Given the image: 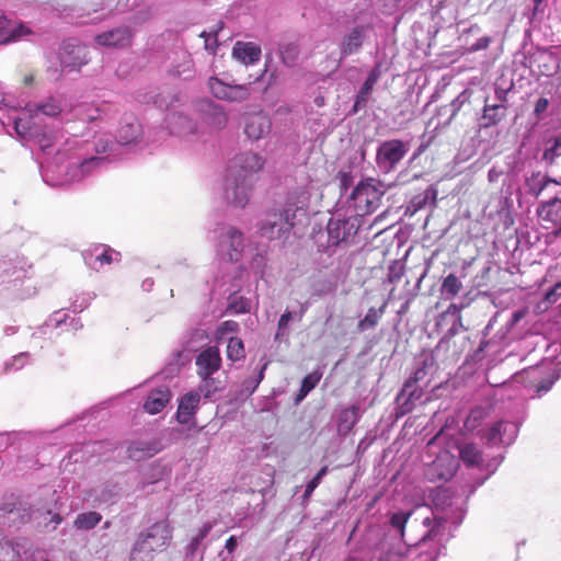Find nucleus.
Wrapping results in <instances>:
<instances>
[{
    "label": "nucleus",
    "mask_w": 561,
    "mask_h": 561,
    "mask_svg": "<svg viewBox=\"0 0 561 561\" xmlns=\"http://www.w3.org/2000/svg\"><path fill=\"white\" fill-rule=\"evenodd\" d=\"M84 263L92 270L99 271L103 265L118 262L121 254L106 245H96L82 253Z\"/></svg>",
    "instance_id": "nucleus-26"
},
{
    "label": "nucleus",
    "mask_w": 561,
    "mask_h": 561,
    "mask_svg": "<svg viewBox=\"0 0 561 561\" xmlns=\"http://www.w3.org/2000/svg\"><path fill=\"white\" fill-rule=\"evenodd\" d=\"M62 327L71 328L72 330L77 331L78 329L82 328V324L79 322V318H62L59 320H57L56 318H50L48 321L44 323L42 329H58Z\"/></svg>",
    "instance_id": "nucleus-52"
},
{
    "label": "nucleus",
    "mask_w": 561,
    "mask_h": 561,
    "mask_svg": "<svg viewBox=\"0 0 561 561\" xmlns=\"http://www.w3.org/2000/svg\"><path fill=\"white\" fill-rule=\"evenodd\" d=\"M538 333L539 329L530 325L528 318H491L484 328L485 336L505 344Z\"/></svg>",
    "instance_id": "nucleus-5"
},
{
    "label": "nucleus",
    "mask_w": 561,
    "mask_h": 561,
    "mask_svg": "<svg viewBox=\"0 0 561 561\" xmlns=\"http://www.w3.org/2000/svg\"><path fill=\"white\" fill-rule=\"evenodd\" d=\"M102 515L95 511L80 513L73 520V527L77 530H91L102 520Z\"/></svg>",
    "instance_id": "nucleus-41"
},
{
    "label": "nucleus",
    "mask_w": 561,
    "mask_h": 561,
    "mask_svg": "<svg viewBox=\"0 0 561 561\" xmlns=\"http://www.w3.org/2000/svg\"><path fill=\"white\" fill-rule=\"evenodd\" d=\"M105 157H90L80 162H71L66 165V181H81L94 170L106 163Z\"/></svg>",
    "instance_id": "nucleus-25"
},
{
    "label": "nucleus",
    "mask_w": 561,
    "mask_h": 561,
    "mask_svg": "<svg viewBox=\"0 0 561 561\" xmlns=\"http://www.w3.org/2000/svg\"><path fill=\"white\" fill-rule=\"evenodd\" d=\"M32 517V512L22 502L4 503L0 507V520L3 525L16 526L26 523Z\"/></svg>",
    "instance_id": "nucleus-27"
},
{
    "label": "nucleus",
    "mask_w": 561,
    "mask_h": 561,
    "mask_svg": "<svg viewBox=\"0 0 561 561\" xmlns=\"http://www.w3.org/2000/svg\"><path fill=\"white\" fill-rule=\"evenodd\" d=\"M359 420V407L353 404L343 409L337 416V432L340 435H347Z\"/></svg>",
    "instance_id": "nucleus-38"
},
{
    "label": "nucleus",
    "mask_w": 561,
    "mask_h": 561,
    "mask_svg": "<svg viewBox=\"0 0 561 561\" xmlns=\"http://www.w3.org/2000/svg\"><path fill=\"white\" fill-rule=\"evenodd\" d=\"M213 526L209 523L204 524L197 535L192 538L191 542L186 546V558L193 559L194 556L199 551L201 545L204 541V539L208 536L210 533Z\"/></svg>",
    "instance_id": "nucleus-44"
},
{
    "label": "nucleus",
    "mask_w": 561,
    "mask_h": 561,
    "mask_svg": "<svg viewBox=\"0 0 561 561\" xmlns=\"http://www.w3.org/2000/svg\"><path fill=\"white\" fill-rule=\"evenodd\" d=\"M506 104H489L488 99L484 101L482 115L479 119V127L486 129L499 125L507 115Z\"/></svg>",
    "instance_id": "nucleus-32"
},
{
    "label": "nucleus",
    "mask_w": 561,
    "mask_h": 561,
    "mask_svg": "<svg viewBox=\"0 0 561 561\" xmlns=\"http://www.w3.org/2000/svg\"><path fill=\"white\" fill-rule=\"evenodd\" d=\"M170 398L171 393L169 388L164 386L159 387L150 391L144 403V409L150 414H157L164 409L170 401Z\"/></svg>",
    "instance_id": "nucleus-35"
},
{
    "label": "nucleus",
    "mask_w": 561,
    "mask_h": 561,
    "mask_svg": "<svg viewBox=\"0 0 561 561\" xmlns=\"http://www.w3.org/2000/svg\"><path fill=\"white\" fill-rule=\"evenodd\" d=\"M25 110L28 113V118L14 119V130L22 138L37 136V127L32 119L38 114L55 117L62 111L59 101L55 98H48L38 104H27Z\"/></svg>",
    "instance_id": "nucleus-9"
},
{
    "label": "nucleus",
    "mask_w": 561,
    "mask_h": 561,
    "mask_svg": "<svg viewBox=\"0 0 561 561\" xmlns=\"http://www.w3.org/2000/svg\"><path fill=\"white\" fill-rule=\"evenodd\" d=\"M11 262L3 261L0 262V271L5 273L7 276H14L15 279H21L25 276V271L23 267H16L15 265L11 268Z\"/></svg>",
    "instance_id": "nucleus-61"
},
{
    "label": "nucleus",
    "mask_w": 561,
    "mask_h": 561,
    "mask_svg": "<svg viewBox=\"0 0 561 561\" xmlns=\"http://www.w3.org/2000/svg\"><path fill=\"white\" fill-rule=\"evenodd\" d=\"M114 144L110 139L108 136L102 135L99 136L94 142L95 151L98 153H104L107 151H112Z\"/></svg>",
    "instance_id": "nucleus-62"
},
{
    "label": "nucleus",
    "mask_w": 561,
    "mask_h": 561,
    "mask_svg": "<svg viewBox=\"0 0 561 561\" xmlns=\"http://www.w3.org/2000/svg\"><path fill=\"white\" fill-rule=\"evenodd\" d=\"M215 233L217 255L226 262H239L244 252L243 233L232 226H220Z\"/></svg>",
    "instance_id": "nucleus-8"
},
{
    "label": "nucleus",
    "mask_w": 561,
    "mask_h": 561,
    "mask_svg": "<svg viewBox=\"0 0 561 561\" xmlns=\"http://www.w3.org/2000/svg\"><path fill=\"white\" fill-rule=\"evenodd\" d=\"M238 547V539L236 536H230L225 543V549L219 552L220 561H233L232 553Z\"/></svg>",
    "instance_id": "nucleus-58"
},
{
    "label": "nucleus",
    "mask_w": 561,
    "mask_h": 561,
    "mask_svg": "<svg viewBox=\"0 0 561 561\" xmlns=\"http://www.w3.org/2000/svg\"><path fill=\"white\" fill-rule=\"evenodd\" d=\"M280 57L283 62L288 66L293 67L296 65V61L299 57V47L298 45L294 43L285 44L280 47Z\"/></svg>",
    "instance_id": "nucleus-50"
},
{
    "label": "nucleus",
    "mask_w": 561,
    "mask_h": 561,
    "mask_svg": "<svg viewBox=\"0 0 561 561\" xmlns=\"http://www.w3.org/2000/svg\"><path fill=\"white\" fill-rule=\"evenodd\" d=\"M172 538V530L165 520L157 522L138 535L131 551L133 561H151L156 551L167 548Z\"/></svg>",
    "instance_id": "nucleus-3"
},
{
    "label": "nucleus",
    "mask_w": 561,
    "mask_h": 561,
    "mask_svg": "<svg viewBox=\"0 0 561 561\" xmlns=\"http://www.w3.org/2000/svg\"><path fill=\"white\" fill-rule=\"evenodd\" d=\"M266 364L262 366L257 375L244 379L241 383L240 396H251L264 378Z\"/></svg>",
    "instance_id": "nucleus-48"
},
{
    "label": "nucleus",
    "mask_w": 561,
    "mask_h": 561,
    "mask_svg": "<svg viewBox=\"0 0 561 561\" xmlns=\"http://www.w3.org/2000/svg\"><path fill=\"white\" fill-rule=\"evenodd\" d=\"M424 508L430 512V515L422 520L426 531L419 542L422 549L419 561H436L445 549V542L449 539V534L446 533L447 515H438L427 506Z\"/></svg>",
    "instance_id": "nucleus-2"
},
{
    "label": "nucleus",
    "mask_w": 561,
    "mask_h": 561,
    "mask_svg": "<svg viewBox=\"0 0 561 561\" xmlns=\"http://www.w3.org/2000/svg\"><path fill=\"white\" fill-rule=\"evenodd\" d=\"M381 77V67L380 65H376L373 70L368 73V77L366 78L365 82L363 83L362 88L365 90H368L369 92H373L375 84Z\"/></svg>",
    "instance_id": "nucleus-60"
},
{
    "label": "nucleus",
    "mask_w": 561,
    "mask_h": 561,
    "mask_svg": "<svg viewBox=\"0 0 561 561\" xmlns=\"http://www.w3.org/2000/svg\"><path fill=\"white\" fill-rule=\"evenodd\" d=\"M561 296V283L556 284L548 293H546L542 304H553Z\"/></svg>",
    "instance_id": "nucleus-64"
},
{
    "label": "nucleus",
    "mask_w": 561,
    "mask_h": 561,
    "mask_svg": "<svg viewBox=\"0 0 561 561\" xmlns=\"http://www.w3.org/2000/svg\"><path fill=\"white\" fill-rule=\"evenodd\" d=\"M435 370V359L433 355H425L421 362V366L415 369L413 375L405 381L412 382V385H422L423 387L427 386V381L424 379L432 375Z\"/></svg>",
    "instance_id": "nucleus-40"
},
{
    "label": "nucleus",
    "mask_w": 561,
    "mask_h": 561,
    "mask_svg": "<svg viewBox=\"0 0 561 561\" xmlns=\"http://www.w3.org/2000/svg\"><path fill=\"white\" fill-rule=\"evenodd\" d=\"M471 96H472V90L465 89L447 106H445V108L450 112L447 124H450L455 119L457 114L462 108H465V106L470 104Z\"/></svg>",
    "instance_id": "nucleus-43"
},
{
    "label": "nucleus",
    "mask_w": 561,
    "mask_h": 561,
    "mask_svg": "<svg viewBox=\"0 0 561 561\" xmlns=\"http://www.w3.org/2000/svg\"><path fill=\"white\" fill-rule=\"evenodd\" d=\"M197 112L204 121L216 129H222L228 123L224 107L210 99H202L195 104Z\"/></svg>",
    "instance_id": "nucleus-21"
},
{
    "label": "nucleus",
    "mask_w": 561,
    "mask_h": 561,
    "mask_svg": "<svg viewBox=\"0 0 561 561\" xmlns=\"http://www.w3.org/2000/svg\"><path fill=\"white\" fill-rule=\"evenodd\" d=\"M359 228L356 217L339 218L332 217L327 226L328 249L335 248L353 238Z\"/></svg>",
    "instance_id": "nucleus-13"
},
{
    "label": "nucleus",
    "mask_w": 561,
    "mask_h": 561,
    "mask_svg": "<svg viewBox=\"0 0 561 561\" xmlns=\"http://www.w3.org/2000/svg\"><path fill=\"white\" fill-rule=\"evenodd\" d=\"M437 199V190L433 186L427 187L424 192L412 197L408 205V210L412 214L427 207L435 206Z\"/></svg>",
    "instance_id": "nucleus-39"
},
{
    "label": "nucleus",
    "mask_w": 561,
    "mask_h": 561,
    "mask_svg": "<svg viewBox=\"0 0 561 561\" xmlns=\"http://www.w3.org/2000/svg\"><path fill=\"white\" fill-rule=\"evenodd\" d=\"M459 456L467 466H479L482 462V454L473 443H465L459 447Z\"/></svg>",
    "instance_id": "nucleus-42"
},
{
    "label": "nucleus",
    "mask_w": 561,
    "mask_h": 561,
    "mask_svg": "<svg viewBox=\"0 0 561 561\" xmlns=\"http://www.w3.org/2000/svg\"><path fill=\"white\" fill-rule=\"evenodd\" d=\"M424 390L422 385H412L404 382L403 388L396 398L397 413L405 415L410 413L417 404L425 403L428 398L423 399Z\"/></svg>",
    "instance_id": "nucleus-18"
},
{
    "label": "nucleus",
    "mask_w": 561,
    "mask_h": 561,
    "mask_svg": "<svg viewBox=\"0 0 561 561\" xmlns=\"http://www.w3.org/2000/svg\"><path fill=\"white\" fill-rule=\"evenodd\" d=\"M539 215L542 220L553 224L556 233L561 234V198H554L543 204Z\"/></svg>",
    "instance_id": "nucleus-37"
},
{
    "label": "nucleus",
    "mask_w": 561,
    "mask_h": 561,
    "mask_svg": "<svg viewBox=\"0 0 561 561\" xmlns=\"http://www.w3.org/2000/svg\"><path fill=\"white\" fill-rule=\"evenodd\" d=\"M210 94L221 101L240 103L249 99L250 88L247 84H228L217 77H210L207 82Z\"/></svg>",
    "instance_id": "nucleus-14"
},
{
    "label": "nucleus",
    "mask_w": 561,
    "mask_h": 561,
    "mask_svg": "<svg viewBox=\"0 0 561 561\" xmlns=\"http://www.w3.org/2000/svg\"><path fill=\"white\" fill-rule=\"evenodd\" d=\"M485 414V409L483 408L478 407L472 409L465 421V427L469 431L476 430Z\"/></svg>",
    "instance_id": "nucleus-56"
},
{
    "label": "nucleus",
    "mask_w": 561,
    "mask_h": 561,
    "mask_svg": "<svg viewBox=\"0 0 561 561\" xmlns=\"http://www.w3.org/2000/svg\"><path fill=\"white\" fill-rule=\"evenodd\" d=\"M548 183L549 181L540 172L533 173L530 178L526 179V187L528 193L534 196H538Z\"/></svg>",
    "instance_id": "nucleus-49"
},
{
    "label": "nucleus",
    "mask_w": 561,
    "mask_h": 561,
    "mask_svg": "<svg viewBox=\"0 0 561 561\" xmlns=\"http://www.w3.org/2000/svg\"><path fill=\"white\" fill-rule=\"evenodd\" d=\"M162 449V444L157 438H138L129 443L127 455L135 461L153 457Z\"/></svg>",
    "instance_id": "nucleus-28"
},
{
    "label": "nucleus",
    "mask_w": 561,
    "mask_h": 561,
    "mask_svg": "<svg viewBox=\"0 0 561 561\" xmlns=\"http://www.w3.org/2000/svg\"><path fill=\"white\" fill-rule=\"evenodd\" d=\"M438 321L436 322V325L438 328H442L443 325H448V329L445 333V337H453L455 336L458 332H459V329L462 328V324H461V318H437Z\"/></svg>",
    "instance_id": "nucleus-55"
},
{
    "label": "nucleus",
    "mask_w": 561,
    "mask_h": 561,
    "mask_svg": "<svg viewBox=\"0 0 561 561\" xmlns=\"http://www.w3.org/2000/svg\"><path fill=\"white\" fill-rule=\"evenodd\" d=\"M195 365L197 367L196 373L201 378L199 390L203 392V398L209 399L221 388L220 382L213 377L221 366L219 350L216 346H208L203 350L196 356Z\"/></svg>",
    "instance_id": "nucleus-6"
},
{
    "label": "nucleus",
    "mask_w": 561,
    "mask_h": 561,
    "mask_svg": "<svg viewBox=\"0 0 561 561\" xmlns=\"http://www.w3.org/2000/svg\"><path fill=\"white\" fill-rule=\"evenodd\" d=\"M391 186L375 179L360 181L351 194L356 217L376 211L381 205L382 196Z\"/></svg>",
    "instance_id": "nucleus-4"
},
{
    "label": "nucleus",
    "mask_w": 561,
    "mask_h": 561,
    "mask_svg": "<svg viewBox=\"0 0 561 561\" xmlns=\"http://www.w3.org/2000/svg\"><path fill=\"white\" fill-rule=\"evenodd\" d=\"M32 34L30 27L23 23H16L0 14V44L16 42Z\"/></svg>",
    "instance_id": "nucleus-30"
},
{
    "label": "nucleus",
    "mask_w": 561,
    "mask_h": 561,
    "mask_svg": "<svg viewBox=\"0 0 561 561\" xmlns=\"http://www.w3.org/2000/svg\"><path fill=\"white\" fill-rule=\"evenodd\" d=\"M73 116L78 119L93 122L100 116V108L93 103H81L73 107Z\"/></svg>",
    "instance_id": "nucleus-45"
},
{
    "label": "nucleus",
    "mask_w": 561,
    "mask_h": 561,
    "mask_svg": "<svg viewBox=\"0 0 561 561\" xmlns=\"http://www.w3.org/2000/svg\"><path fill=\"white\" fill-rule=\"evenodd\" d=\"M28 358L30 354L27 352L13 356L11 360L4 364V371L9 373L21 369L28 362Z\"/></svg>",
    "instance_id": "nucleus-57"
},
{
    "label": "nucleus",
    "mask_w": 561,
    "mask_h": 561,
    "mask_svg": "<svg viewBox=\"0 0 561 561\" xmlns=\"http://www.w3.org/2000/svg\"><path fill=\"white\" fill-rule=\"evenodd\" d=\"M249 280V274L242 266L229 265L220 276H216L213 283V295L228 294L226 313L240 314L252 313L256 307L254 296L244 291V285Z\"/></svg>",
    "instance_id": "nucleus-1"
},
{
    "label": "nucleus",
    "mask_w": 561,
    "mask_h": 561,
    "mask_svg": "<svg viewBox=\"0 0 561 561\" xmlns=\"http://www.w3.org/2000/svg\"><path fill=\"white\" fill-rule=\"evenodd\" d=\"M60 64L70 71L81 68L89 61L88 49L73 41L65 42L59 53Z\"/></svg>",
    "instance_id": "nucleus-19"
},
{
    "label": "nucleus",
    "mask_w": 561,
    "mask_h": 561,
    "mask_svg": "<svg viewBox=\"0 0 561 561\" xmlns=\"http://www.w3.org/2000/svg\"><path fill=\"white\" fill-rule=\"evenodd\" d=\"M141 136V125L134 117L126 118L121 125L117 134V142L129 145L136 142Z\"/></svg>",
    "instance_id": "nucleus-36"
},
{
    "label": "nucleus",
    "mask_w": 561,
    "mask_h": 561,
    "mask_svg": "<svg viewBox=\"0 0 561 561\" xmlns=\"http://www.w3.org/2000/svg\"><path fill=\"white\" fill-rule=\"evenodd\" d=\"M557 379L558 376L551 375L542 379L539 383H537L535 390L537 397H541L543 393L548 392L552 388Z\"/></svg>",
    "instance_id": "nucleus-63"
},
{
    "label": "nucleus",
    "mask_w": 561,
    "mask_h": 561,
    "mask_svg": "<svg viewBox=\"0 0 561 561\" xmlns=\"http://www.w3.org/2000/svg\"><path fill=\"white\" fill-rule=\"evenodd\" d=\"M119 488L115 483H104L98 488L90 490L84 500L90 502L92 506L98 507L104 504H112L119 497Z\"/></svg>",
    "instance_id": "nucleus-29"
},
{
    "label": "nucleus",
    "mask_w": 561,
    "mask_h": 561,
    "mask_svg": "<svg viewBox=\"0 0 561 561\" xmlns=\"http://www.w3.org/2000/svg\"><path fill=\"white\" fill-rule=\"evenodd\" d=\"M458 462L447 450L440 451L428 465L425 476L431 481H448L456 472Z\"/></svg>",
    "instance_id": "nucleus-17"
},
{
    "label": "nucleus",
    "mask_w": 561,
    "mask_h": 561,
    "mask_svg": "<svg viewBox=\"0 0 561 561\" xmlns=\"http://www.w3.org/2000/svg\"><path fill=\"white\" fill-rule=\"evenodd\" d=\"M305 214L298 207L287 206L283 209H274L266 213L260 224V232L270 240L286 239L295 226L297 214Z\"/></svg>",
    "instance_id": "nucleus-7"
},
{
    "label": "nucleus",
    "mask_w": 561,
    "mask_h": 561,
    "mask_svg": "<svg viewBox=\"0 0 561 561\" xmlns=\"http://www.w3.org/2000/svg\"><path fill=\"white\" fill-rule=\"evenodd\" d=\"M344 278L343 271L336 266H325L310 276L312 295L324 296L333 293Z\"/></svg>",
    "instance_id": "nucleus-12"
},
{
    "label": "nucleus",
    "mask_w": 561,
    "mask_h": 561,
    "mask_svg": "<svg viewBox=\"0 0 561 561\" xmlns=\"http://www.w3.org/2000/svg\"><path fill=\"white\" fill-rule=\"evenodd\" d=\"M41 516L43 517L44 526L49 530H55L64 519L59 513H53L50 510L42 513Z\"/></svg>",
    "instance_id": "nucleus-59"
},
{
    "label": "nucleus",
    "mask_w": 561,
    "mask_h": 561,
    "mask_svg": "<svg viewBox=\"0 0 561 561\" xmlns=\"http://www.w3.org/2000/svg\"><path fill=\"white\" fill-rule=\"evenodd\" d=\"M549 146L545 149L542 159L552 164L558 157L561 156V135L553 140L549 141Z\"/></svg>",
    "instance_id": "nucleus-54"
},
{
    "label": "nucleus",
    "mask_w": 561,
    "mask_h": 561,
    "mask_svg": "<svg viewBox=\"0 0 561 561\" xmlns=\"http://www.w3.org/2000/svg\"><path fill=\"white\" fill-rule=\"evenodd\" d=\"M461 288L462 284L459 280V278L455 274H449L444 278L440 291L443 296L447 298H453L457 294H459Z\"/></svg>",
    "instance_id": "nucleus-47"
},
{
    "label": "nucleus",
    "mask_w": 561,
    "mask_h": 561,
    "mask_svg": "<svg viewBox=\"0 0 561 561\" xmlns=\"http://www.w3.org/2000/svg\"><path fill=\"white\" fill-rule=\"evenodd\" d=\"M227 356L230 360L236 362L244 357L243 342L238 337H230L227 345Z\"/></svg>",
    "instance_id": "nucleus-53"
},
{
    "label": "nucleus",
    "mask_w": 561,
    "mask_h": 561,
    "mask_svg": "<svg viewBox=\"0 0 561 561\" xmlns=\"http://www.w3.org/2000/svg\"><path fill=\"white\" fill-rule=\"evenodd\" d=\"M261 54L260 46L252 42H237L232 48V57L245 66L256 64Z\"/></svg>",
    "instance_id": "nucleus-33"
},
{
    "label": "nucleus",
    "mask_w": 561,
    "mask_h": 561,
    "mask_svg": "<svg viewBox=\"0 0 561 561\" xmlns=\"http://www.w3.org/2000/svg\"><path fill=\"white\" fill-rule=\"evenodd\" d=\"M167 124L172 134L187 136L196 131V123L183 113H171L167 117Z\"/></svg>",
    "instance_id": "nucleus-34"
},
{
    "label": "nucleus",
    "mask_w": 561,
    "mask_h": 561,
    "mask_svg": "<svg viewBox=\"0 0 561 561\" xmlns=\"http://www.w3.org/2000/svg\"><path fill=\"white\" fill-rule=\"evenodd\" d=\"M321 377H322V374L320 371L316 370V371L308 374L302 379L299 392L296 398L297 403L300 402L301 400H304L308 396V393L317 387V385L321 380Z\"/></svg>",
    "instance_id": "nucleus-46"
},
{
    "label": "nucleus",
    "mask_w": 561,
    "mask_h": 561,
    "mask_svg": "<svg viewBox=\"0 0 561 561\" xmlns=\"http://www.w3.org/2000/svg\"><path fill=\"white\" fill-rule=\"evenodd\" d=\"M368 31L369 27L367 25H356L347 31L339 45L340 59L358 53L367 37Z\"/></svg>",
    "instance_id": "nucleus-24"
},
{
    "label": "nucleus",
    "mask_w": 561,
    "mask_h": 561,
    "mask_svg": "<svg viewBox=\"0 0 561 561\" xmlns=\"http://www.w3.org/2000/svg\"><path fill=\"white\" fill-rule=\"evenodd\" d=\"M252 181L240 179L238 176L227 173L225 184V197L228 203L237 206L244 207L251 196Z\"/></svg>",
    "instance_id": "nucleus-15"
},
{
    "label": "nucleus",
    "mask_w": 561,
    "mask_h": 561,
    "mask_svg": "<svg viewBox=\"0 0 561 561\" xmlns=\"http://www.w3.org/2000/svg\"><path fill=\"white\" fill-rule=\"evenodd\" d=\"M265 158L259 152L252 150L237 154L230 162L228 174L238 176L240 179L251 180V176L265 165Z\"/></svg>",
    "instance_id": "nucleus-11"
},
{
    "label": "nucleus",
    "mask_w": 561,
    "mask_h": 561,
    "mask_svg": "<svg viewBox=\"0 0 561 561\" xmlns=\"http://www.w3.org/2000/svg\"><path fill=\"white\" fill-rule=\"evenodd\" d=\"M272 131L271 117L260 111L247 114L243 118V133L251 141L265 139Z\"/></svg>",
    "instance_id": "nucleus-16"
},
{
    "label": "nucleus",
    "mask_w": 561,
    "mask_h": 561,
    "mask_svg": "<svg viewBox=\"0 0 561 561\" xmlns=\"http://www.w3.org/2000/svg\"><path fill=\"white\" fill-rule=\"evenodd\" d=\"M27 538L0 536V561H20L31 549Z\"/></svg>",
    "instance_id": "nucleus-22"
},
{
    "label": "nucleus",
    "mask_w": 561,
    "mask_h": 561,
    "mask_svg": "<svg viewBox=\"0 0 561 561\" xmlns=\"http://www.w3.org/2000/svg\"><path fill=\"white\" fill-rule=\"evenodd\" d=\"M202 397L203 392L198 387L181 398L176 412V419L181 424H188L192 421Z\"/></svg>",
    "instance_id": "nucleus-31"
},
{
    "label": "nucleus",
    "mask_w": 561,
    "mask_h": 561,
    "mask_svg": "<svg viewBox=\"0 0 561 561\" xmlns=\"http://www.w3.org/2000/svg\"><path fill=\"white\" fill-rule=\"evenodd\" d=\"M409 144L400 139L382 141L377 148L376 163L383 173L393 171L409 152Z\"/></svg>",
    "instance_id": "nucleus-10"
},
{
    "label": "nucleus",
    "mask_w": 561,
    "mask_h": 561,
    "mask_svg": "<svg viewBox=\"0 0 561 561\" xmlns=\"http://www.w3.org/2000/svg\"><path fill=\"white\" fill-rule=\"evenodd\" d=\"M133 31L129 26H117L95 36V43L107 48H126L133 41Z\"/></svg>",
    "instance_id": "nucleus-20"
},
{
    "label": "nucleus",
    "mask_w": 561,
    "mask_h": 561,
    "mask_svg": "<svg viewBox=\"0 0 561 561\" xmlns=\"http://www.w3.org/2000/svg\"><path fill=\"white\" fill-rule=\"evenodd\" d=\"M518 433V426L513 422L499 421L494 423L484 438L489 445H511Z\"/></svg>",
    "instance_id": "nucleus-23"
},
{
    "label": "nucleus",
    "mask_w": 561,
    "mask_h": 561,
    "mask_svg": "<svg viewBox=\"0 0 561 561\" xmlns=\"http://www.w3.org/2000/svg\"><path fill=\"white\" fill-rule=\"evenodd\" d=\"M412 511H409V512H403V511H400V512H396L391 515L390 517V525L392 526L393 529H396L402 539H404V528H405V525L409 520V518L411 517L412 515Z\"/></svg>",
    "instance_id": "nucleus-51"
}]
</instances>
